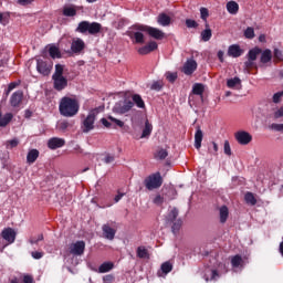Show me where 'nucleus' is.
Returning <instances> with one entry per match:
<instances>
[{
	"mask_svg": "<svg viewBox=\"0 0 283 283\" xmlns=\"http://www.w3.org/2000/svg\"><path fill=\"white\" fill-rule=\"evenodd\" d=\"M49 54L51 59H61V51L56 46H50Z\"/></svg>",
	"mask_w": 283,
	"mask_h": 283,
	"instance_id": "40",
	"label": "nucleus"
},
{
	"mask_svg": "<svg viewBox=\"0 0 283 283\" xmlns=\"http://www.w3.org/2000/svg\"><path fill=\"white\" fill-rule=\"evenodd\" d=\"M115 280H116V276H114V274H106L103 276L104 283H114Z\"/></svg>",
	"mask_w": 283,
	"mask_h": 283,
	"instance_id": "51",
	"label": "nucleus"
},
{
	"mask_svg": "<svg viewBox=\"0 0 283 283\" xmlns=\"http://www.w3.org/2000/svg\"><path fill=\"white\" fill-rule=\"evenodd\" d=\"M102 125H104V127H106L107 129H112V122L107 120V118L103 117L101 119Z\"/></svg>",
	"mask_w": 283,
	"mask_h": 283,
	"instance_id": "59",
	"label": "nucleus"
},
{
	"mask_svg": "<svg viewBox=\"0 0 283 283\" xmlns=\"http://www.w3.org/2000/svg\"><path fill=\"white\" fill-rule=\"evenodd\" d=\"M103 25L98 22H90V21H82L78 23L75 32H80L81 34H98L101 32Z\"/></svg>",
	"mask_w": 283,
	"mask_h": 283,
	"instance_id": "2",
	"label": "nucleus"
},
{
	"mask_svg": "<svg viewBox=\"0 0 283 283\" xmlns=\"http://www.w3.org/2000/svg\"><path fill=\"white\" fill-rule=\"evenodd\" d=\"M282 96H283V91L275 93L272 97L273 103L275 104L281 103Z\"/></svg>",
	"mask_w": 283,
	"mask_h": 283,
	"instance_id": "52",
	"label": "nucleus"
},
{
	"mask_svg": "<svg viewBox=\"0 0 283 283\" xmlns=\"http://www.w3.org/2000/svg\"><path fill=\"white\" fill-rule=\"evenodd\" d=\"M242 54H244V50L239 44H231L228 48V56H232V59H240Z\"/></svg>",
	"mask_w": 283,
	"mask_h": 283,
	"instance_id": "15",
	"label": "nucleus"
},
{
	"mask_svg": "<svg viewBox=\"0 0 283 283\" xmlns=\"http://www.w3.org/2000/svg\"><path fill=\"white\" fill-rule=\"evenodd\" d=\"M245 39H255V30L252 27H248L244 31Z\"/></svg>",
	"mask_w": 283,
	"mask_h": 283,
	"instance_id": "46",
	"label": "nucleus"
},
{
	"mask_svg": "<svg viewBox=\"0 0 283 283\" xmlns=\"http://www.w3.org/2000/svg\"><path fill=\"white\" fill-rule=\"evenodd\" d=\"M8 147L9 149H14V147H19V139L13 138L11 140H8Z\"/></svg>",
	"mask_w": 283,
	"mask_h": 283,
	"instance_id": "55",
	"label": "nucleus"
},
{
	"mask_svg": "<svg viewBox=\"0 0 283 283\" xmlns=\"http://www.w3.org/2000/svg\"><path fill=\"white\" fill-rule=\"evenodd\" d=\"M178 214H179L178 208H172L166 218L167 224H171V222H174L175 220H178Z\"/></svg>",
	"mask_w": 283,
	"mask_h": 283,
	"instance_id": "31",
	"label": "nucleus"
},
{
	"mask_svg": "<svg viewBox=\"0 0 283 283\" xmlns=\"http://www.w3.org/2000/svg\"><path fill=\"white\" fill-rule=\"evenodd\" d=\"M63 72H64L63 64H56L55 65V72L53 73L52 78L63 76Z\"/></svg>",
	"mask_w": 283,
	"mask_h": 283,
	"instance_id": "44",
	"label": "nucleus"
},
{
	"mask_svg": "<svg viewBox=\"0 0 283 283\" xmlns=\"http://www.w3.org/2000/svg\"><path fill=\"white\" fill-rule=\"evenodd\" d=\"M163 81H156L151 84L150 90H154L155 92H160L163 90Z\"/></svg>",
	"mask_w": 283,
	"mask_h": 283,
	"instance_id": "49",
	"label": "nucleus"
},
{
	"mask_svg": "<svg viewBox=\"0 0 283 283\" xmlns=\"http://www.w3.org/2000/svg\"><path fill=\"white\" fill-rule=\"evenodd\" d=\"M234 138L239 145H249L253 140V136L247 130H239L234 134Z\"/></svg>",
	"mask_w": 283,
	"mask_h": 283,
	"instance_id": "8",
	"label": "nucleus"
},
{
	"mask_svg": "<svg viewBox=\"0 0 283 283\" xmlns=\"http://www.w3.org/2000/svg\"><path fill=\"white\" fill-rule=\"evenodd\" d=\"M114 269V262H104L98 266V273H109Z\"/></svg>",
	"mask_w": 283,
	"mask_h": 283,
	"instance_id": "28",
	"label": "nucleus"
},
{
	"mask_svg": "<svg viewBox=\"0 0 283 283\" xmlns=\"http://www.w3.org/2000/svg\"><path fill=\"white\" fill-rule=\"evenodd\" d=\"M19 6H30V3H34V0H17Z\"/></svg>",
	"mask_w": 283,
	"mask_h": 283,
	"instance_id": "62",
	"label": "nucleus"
},
{
	"mask_svg": "<svg viewBox=\"0 0 283 283\" xmlns=\"http://www.w3.org/2000/svg\"><path fill=\"white\" fill-rule=\"evenodd\" d=\"M202 129L200 126H197V130L195 134V147L196 149H200L202 147V138H203Z\"/></svg>",
	"mask_w": 283,
	"mask_h": 283,
	"instance_id": "22",
	"label": "nucleus"
},
{
	"mask_svg": "<svg viewBox=\"0 0 283 283\" xmlns=\"http://www.w3.org/2000/svg\"><path fill=\"white\" fill-rule=\"evenodd\" d=\"M137 258H140V260H148L149 251L146 250L145 247H138L137 248Z\"/></svg>",
	"mask_w": 283,
	"mask_h": 283,
	"instance_id": "36",
	"label": "nucleus"
},
{
	"mask_svg": "<svg viewBox=\"0 0 283 283\" xmlns=\"http://www.w3.org/2000/svg\"><path fill=\"white\" fill-rule=\"evenodd\" d=\"M240 83H242L240 77H233L227 81V86L230 87V90H233V87H235V85H240Z\"/></svg>",
	"mask_w": 283,
	"mask_h": 283,
	"instance_id": "42",
	"label": "nucleus"
},
{
	"mask_svg": "<svg viewBox=\"0 0 283 283\" xmlns=\"http://www.w3.org/2000/svg\"><path fill=\"white\" fill-rule=\"evenodd\" d=\"M40 153L39 149H31L29 150L28 155H27V163L29 165H34V163H36V159L39 158Z\"/></svg>",
	"mask_w": 283,
	"mask_h": 283,
	"instance_id": "23",
	"label": "nucleus"
},
{
	"mask_svg": "<svg viewBox=\"0 0 283 283\" xmlns=\"http://www.w3.org/2000/svg\"><path fill=\"white\" fill-rule=\"evenodd\" d=\"M96 116H98V111L95 108L88 113L86 118H84L82 123L84 134H88V132H92V129H94V123H96Z\"/></svg>",
	"mask_w": 283,
	"mask_h": 283,
	"instance_id": "6",
	"label": "nucleus"
},
{
	"mask_svg": "<svg viewBox=\"0 0 283 283\" xmlns=\"http://www.w3.org/2000/svg\"><path fill=\"white\" fill-rule=\"evenodd\" d=\"M154 205H157V207H160L165 202V197L157 195L154 200Z\"/></svg>",
	"mask_w": 283,
	"mask_h": 283,
	"instance_id": "50",
	"label": "nucleus"
},
{
	"mask_svg": "<svg viewBox=\"0 0 283 283\" xmlns=\"http://www.w3.org/2000/svg\"><path fill=\"white\" fill-rule=\"evenodd\" d=\"M155 50H158V43H156V41H151L148 44L139 48L138 54L145 56L146 54H150V52H154Z\"/></svg>",
	"mask_w": 283,
	"mask_h": 283,
	"instance_id": "16",
	"label": "nucleus"
},
{
	"mask_svg": "<svg viewBox=\"0 0 283 283\" xmlns=\"http://www.w3.org/2000/svg\"><path fill=\"white\" fill-rule=\"evenodd\" d=\"M14 118V115L12 113H6L4 115L0 112V127H8L10 123H12V119Z\"/></svg>",
	"mask_w": 283,
	"mask_h": 283,
	"instance_id": "21",
	"label": "nucleus"
},
{
	"mask_svg": "<svg viewBox=\"0 0 283 283\" xmlns=\"http://www.w3.org/2000/svg\"><path fill=\"white\" fill-rule=\"evenodd\" d=\"M59 109L61 116H64V118H73V116L78 114L81 104H78L76 98L64 96L60 101Z\"/></svg>",
	"mask_w": 283,
	"mask_h": 283,
	"instance_id": "1",
	"label": "nucleus"
},
{
	"mask_svg": "<svg viewBox=\"0 0 283 283\" xmlns=\"http://www.w3.org/2000/svg\"><path fill=\"white\" fill-rule=\"evenodd\" d=\"M135 43L143 44L145 43V35L142 32H135L134 33Z\"/></svg>",
	"mask_w": 283,
	"mask_h": 283,
	"instance_id": "47",
	"label": "nucleus"
},
{
	"mask_svg": "<svg viewBox=\"0 0 283 283\" xmlns=\"http://www.w3.org/2000/svg\"><path fill=\"white\" fill-rule=\"evenodd\" d=\"M134 102H132V99L119 101L113 106V114H118L119 116H123V114L132 112Z\"/></svg>",
	"mask_w": 283,
	"mask_h": 283,
	"instance_id": "4",
	"label": "nucleus"
},
{
	"mask_svg": "<svg viewBox=\"0 0 283 283\" xmlns=\"http://www.w3.org/2000/svg\"><path fill=\"white\" fill-rule=\"evenodd\" d=\"M192 94L196 96H202L205 94V84L196 83L192 86Z\"/></svg>",
	"mask_w": 283,
	"mask_h": 283,
	"instance_id": "34",
	"label": "nucleus"
},
{
	"mask_svg": "<svg viewBox=\"0 0 283 283\" xmlns=\"http://www.w3.org/2000/svg\"><path fill=\"white\" fill-rule=\"evenodd\" d=\"M65 139L59 138V137H52L48 142L49 149H61V147H64Z\"/></svg>",
	"mask_w": 283,
	"mask_h": 283,
	"instance_id": "18",
	"label": "nucleus"
},
{
	"mask_svg": "<svg viewBox=\"0 0 283 283\" xmlns=\"http://www.w3.org/2000/svg\"><path fill=\"white\" fill-rule=\"evenodd\" d=\"M83 50H85V42L83 41V39L77 38L72 41L71 52H73V54H81Z\"/></svg>",
	"mask_w": 283,
	"mask_h": 283,
	"instance_id": "13",
	"label": "nucleus"
},
{
	"mask_svg": "<svg viewBox=\"0 0 283 283\" xmlns=\"http://www.w3.org/2000/svg\"><path fill=\"white\" fill-rule=\"evenodd\" d=\"M211 36H212V31L211 29H205L201 32V40L207 42V41H211Z\"/></svg>",
	"mask_w": 283,
	"mask_h": 283,
	"instance_id": "43",
	"label": "nucleus"
},
{
	"mask_svg": "<svg viewBox=\"0 0 283 283\" xmlns=\"http://www.w3.org/2000/svg\"><path fill=\"white\" fill-rule=\"evenodd\" d=\"M1 238L9 242V244H14V240H17V232L12 228H6L1 232Z\"/></svg>",
	"mask_w": 283,
	"mask_h": 283,
	"instance_id": "11",
	"label": "nucleus"
},
{
	"mask_svg": "<svg viewBox=\"0 0 283 283\" xmlns=\"http://www.w3.org/2000/svg\"><path fill=\"white\" fill-rule=\"evenodd\" d=\"M102 231L106 240H114V238H116V229L112 228L109 223L103 224Z\"/></svg>",
	"mask_w": 283,
	"mask_h": 283,
	"instance_id": "17",
	"label": "nucleus"
},
{
	"mask_svg": "<svg viewBox=\"0 0 283 283\" xmlns=\"http://www.w3.org/2000/svg\"><path fill=\"white\" fill-rule=\"evenodd\" d=\"M165 76L169 83H176V81L178 80L177 72H166Z\"/></svg>",
	"mask_w": 283,
	"mask_h": 283,
	"instance_id": "45",
	"label": "nucleus"
},
{
	"mask_svg": "<svg viewBox=\"0 0 283 283\" xmlns=\"http://www.w3.org/2000/svg\"><path fill=\"white\" fill-rule=\"evenodd\" d=\"M253 70H255V74H258V64L253 60H248L243 64V71L245 74H253Z\"/></svg>",
	"mask_w": 283,
	"mask_h": 283,
	"instance_id": "20",
	"label": "nucleus"
},
{
	"mask_svg": "<svg viewBox=\"0 0 283 283\" xmlns=\"http://www.w3.org/2000/svg\"><path fill=\"white\" fill-rule=\"evenodd\" d=\"M274 59L276 61H283V53L280 49H274Z\"/></svg>",
	"mask_w": 283,
	"mask_h": 283,
	"instance_id": "56",
	"label": "nucleus"
},
{
	"mask_svg": "<svg viewBox=\"0 0 283 283\" xmlns=\"http://www.w3.org/2000/svg\"><path fill=\"white\" fill-rule=\"evenodd\" d=\"M151 132H154V126L149 123V119H146L140 138H149V136H151Z\"/></svg>",
	"mask_w": 283,
	"mask_h": 283,
	"instance_id": "25",
	"label": "nucleus"
},
{
	"mask_svg": "<svg viewBox=\"0 0 283 283\" xmlns=\"http://www.w3.org/2000/svg\"><path fill=\"white\" fill-rule=\"evenodd\" d=\"M160 269L164 275H167L168 273H171V271H174V265L171 264V262L166 261L161 264Z\"/></svg>",
	"mask_w": 283,
	"mask_h": 283,
	"instance_id": "38",
	"label": "nucleus"
},
{
	"mask_svg": "<svg viewBox=\"0 0 283 283\" xmlns=\"http://www.w3.org/2000/svg\"><path fill=\"white\" fill-rule=\"evenodd\" d=\"M273 61V52L270 49H265L264 51L261 52V57H260V67L262 65H266V63H271Z\"/></svg>",
	"mask_w": 283,
	"mask_h": 283,
	"instance_id": "19",
	"label": "nucleus"
},
{
	"mask_svg": "<svg viewBox=\"0 0 283 283\" xmlns=\"http://www.w3.org/2000/svg\"><path fill=\"white\" fill-rule=\"evenodd\" d=\"M62 14H63V17H76V7H74V6L64 7Z\"/></svg>",
	"mask_w": 283,
	"mask_h": 283,
	"instance_id": "33",
	"label": "nucleus"
},
{
	"mask_svg": "<svg viewBox=\"0 0 283 283\" xmlns=\"http://www.w3.org/2000/svg\"><path fill=\"white\" fill-rule=\"evenodd\" d=\"M200 14H201L202 21H207V19H209V9L202 7L200 9Z\"/></svg>",
	"mask_w": 283,
	"mask_h": 283,
	"instance_id": "53",
	"label": "nucleus"
},
{
	"mask_svg": "<svg viewBox=\"0 0 283 283\" xmlns=\"http://www.w3.org/2000/svg\"><path fill=\"white\" fill-rule=\"evenodd\" d=\"M53 87L56 92H63L65 87H67V77L60 76V77H52Z\"/></svg>",
	"mask_w": 283,
	"mask_h": 283,
	"instance_id": "12",
	"label": "nucleus"
},
{
	"mask_svg": "<svg viewBox=\"0 0 283 283\" xmlns=\"http://www.w3.org/2000/svg\"><path fill=\"white\" fill-rule=\"evenodd\" d=\"M43 240H44V237H43V234L41 233V234H39L38 237H31V238L29 239V244H39V242H43Z\"/></svg>",
	"mask_w": 283,
	"mask_h": 283,
	"instance_id": "48",
	"label": "nucleus"
},
{
	"mask_svg": "<svg viewBox=\"0 0 283 283\" xmlns=\"http://www.w3.org/2000/svg\"><path fill=\"white\" fill-rule=\"evenodd\" d=\"M132 103H134V105H136V107H138L139 109H145V101L139 94L133 95Z\"/></svg>",
	"mask_w": 283,
	"mask_h": 283,
	"instance_id": "29",
	"label": "nucleus"
},
{
	"mask_svg": "<svg viewBox=\"0 0 283 283\" xmlns=\"http://www.w3.org/2000/svg\"><path fill=\"white\" fill-rule=\"evenodd\" d=\"M23 283H34V277H32L30 274H27L23 276Z\"/></svg>",
	"mask_w": 283,
	"mask_h": 283,
	"instance_id": "63",
	"label": "nucleus"
},
{
	"mask_svg": "<svg viewBox=\"0 0 283 283\" xmlns=\"http://www.w3.org/2000/svg\"><path fill=\"white\" fill-rule=\"evenodd\" d=\"M71 255H83L85 253V241H76L70 245Z\"/></svg>",
	"mask_w": 283,
	"mask_h": 283,
	"instance_id": "9",
	"label": "nucleus"
},
{
	"mask_svg": "<svg viewBox=\"0 0 283 283\" xmlns=\"http://www.w3.org/2000/svg\"><path fill=\"white\" fill-rule=\"evenodd\" d=\"M220 213V222L221 224H224L227 220L229 219V208L227 206H222L219 210Z\"/></svg>",
	"mask_w": 283,
	"mask_h": 283,
	"instance_id": "32",
	"label": "nucleus"
},
{
	"mask_svg": "<svg viewBox=\"0 0 283 283\" xmlns=\"http://www.w3.org/2000/svg\"><path fill=\"white\" fill-rule=\"evenodd\" d=\"M242 262L244 261L242 260V256L240 254H237L231 259V265L233 266V269L242 266Z\"/></svg>",
	"mask_w": 283,
	"mask_h": 283,
	"instance_id": "37",
	"label": "nucleus"
},
{
	"mask_svg": "<svg viewBox=\"0 0 283 283\" xmlns=\"http://www.w3.org/2000/svg\"><path fill=\"white\" fill-rule=\"evenodd\" d=\"M43 255H44L43 252H39V251L31 252V258H33V260H41V258H43Z\"/></svg>",
	"mask_w": 283,
	"mask_h": 283,
	"instance_id": "58",
	"label": "nucleus"
},
{
	"mask_svg": "<svg viewBox=\"0 0 283 283\" xmlns=\"http://www.w3.org/2000/svg\"><path fill=\"white\" fill-rule=\"evenodd\" d=\"M260 54H262V49L255 46L248 52V60L258 61V56H260Z\"/></svg>",
	"mask_w": 283,
	"mask_h": 283,
	"instance_id": "26",
	"label": "nucleus"
},
{
	"mask_svg": "<svg viewBox=\"0 0 283 283\" xmlns=\"http://www.w3.org/2000/svg\"><path fill=\"white\" fill-rule=\"evenodd\" d=\"M171 231L172 233H178L182 227V219H176L174 222H171Z\"/></svg>",
	"mask_w": 283,
	"mask_h": 283,
	"instance_id": "39",
	"label": "nucleus"
},
{
	"mask_svg": "<svg viewBox=\"0 0 283 283\" xmlns=\"http://www.w3.org/2000/svg\"><path fill=\"white\" fill-rule=\"evenodd\" d=\"M244 200L247 205H251L252 207H255V205H258V199H255L253 192H247L244 196Z\"/></svg>",
	"mask_w": 283,
	"mask_h": 283,
	"instance_id": "35",
	"label": "nucleus"
},
{
	"mask_svg": "<svg viewBox=\"0 0 283 283\" xmlns=\"http://www.w3.org/2000/svg\"><path fill=\"white\" fill-rule=\"evenodd\" d=\"M227 10L229 14H238V10H240V6L235 1H229L227 3Z\"/></svg>",
	"mask_w": 283,
	"mask_h": 283,
	"instance_id": "30",
	"label": "nucleus"
},
{
	"mask_svg": "<svg viewBox=\"0 0 283 283\" xmlns=\"http://www.w3.org/2000/svg\"><path fill=\"white\" fill-rule=\"evenodd\" d=\"M107 120H111L112 129H116V127H119L120 129H123V127H125V122H123V120H120L118 118H115L112 115L107 116Z\"/></svg>",
	"mask_w": 283,
	"mask_h": 283,
	"instance_id": "27",
	"label": "nucleus"
},
{
	"mask_svg": "<svg viewBox=\"0 0 283 283\" xmlns=\"http://www.w3.org/2000/svg\"><path fill=\"white\" fill-rule=\"evenodd\" d=\"M274 118H283V106L274 112Z\"/></svg>",
	"mask_w": 283,
	"mask_h": 283,
	"instance_id": "60",
	"label": "nucleus"
},
{
	"mask_svg": "<svg viewBox=\"0 0 283 283\" xmlns=\"http://www.w3.org/2000/svg\"><path fill=\"white\" fill-rule=\"evenodd\" d=\"M157 23L164 28H167V25H171V18L167 15V13H160L157 18Z\"/></svg>",
	"mask_w": 283,
	"mask_h": 283,
	"instance_id": "24",
	"label": "nucleus"
},
{
	"mask_svg": "<svg viewBox=\"0 0 283 283\" xmlns=\"http://www.w3.org/2000/svg\"><path fill=\"white\" fill-rule=\"evenodd\" d=\"M138 30L140 32H147L148 35H150L151 39H155L156 41H163L165 39V32L158 28L149 27V25H139Z\"/></svg>",
	"mask_w": 283,
	"mask_h": 283,
	"instance_id": "7",
	"label": "nucleus"
},
{
	"mask_svg": "<svg viewBox=\"0 0 283 283\" xmlns=\"http://www.w3.org/2000/svg\"><path fill=\"white\" fill-rule=\"evenodd\" d=\"M17 82H11L9 85H8V88H7V96L10 94V92H12V90H14L17 87Z\"/></svg>",
	"mask_w": 283,
	"mask_h": 283,
	"instance_id": "64",
	"label": "nucleus"
},
{
	"mask_svg": "<svg viewBox=\"0 0 283 283\" xmlns=\"http://www.w3.org/2000/svg\"><path fill=\"white\" fill-rule=\"evenodd\" d=\"M114 160H116V158L114 157V155H106V157L104 158V163H106V165H109L111 163H114Z\"/></svg>",
	"mask_w": 283,
	"mask_h": 283,
	"instance_id": "61",
	"label": "nucleus"
},
{
	"mask_svg": "<svg viewBox=\"0 0 283 283\" xmlns=\"http://www.w3.org/2000/svg\"><path fill=\"white\" fill-rule=\"evenodd\" d=\"M23 103V91H15L10 97L11 107H21Z\"/></svg>",
	"mask_w": 283,
	"mask_h": 283,
	"instance_id": "14",
	"label": "nucleus"
},
{
	"mask_svg": "<svg viewBox=\"0 0 283 283\" xmlns=\"http://www.w3.org/2000/svg\"><path fill=\"white\" fill-rule=\"evenodd\" d=\"M223 151H224L226 156H231V144H229V140L224 142Z\"/></svg>",
	"mask_w": 283,
	"mask_h": 283,
	"instance_id": "54",
	"label": "nucleus"
},
{
	"mask_svg": "<svg viewBox=\"0 0 283 283\" xmlns=\"http://www.w3.org/2000/svg\"><path fill=\"white\" fill-rule=\"evenodd\" d=\"M197 70H198V62H196V60H188L184 64L181 72H184L186 76H191V74H193V72H196Z\"/></svg>",
	"mask_w": 283,
	"mask_h": 283,
	"instance_id": "10",
	"label": "nucleus"
},
{
	"mask_svg": "<svg viewBox=\"0 0 283 283\" xmlns=\"http://www.w3.org/2000/svg\"><path fill=\"white\" fill-rule=\"evenodd\" d=\"M186 27L187 28H198V22H196V20H192V19H187Z\"/></svg>",
	"mask_w": 283,
	"mask_h": 283,
	"instance_id": "57",
	"label": "nucleus"
},
{
	"mask_svg": "<svg viewBox=\"0 0 283 283\" xmlns=\"http://www.w3.org/2000/svg\"><path fill=\"white\" fill-rule=\"evenodd\" d=\"M53 63L50 60L38 59L36 60V72L42 76H49L52 74Z\"/></svg>",
	"mask_w": 283,
	"mask_h": 283,
	"instance_id": "5",
	"label": "nucleus"
},
{
	"mask_svg": "<svg viewBox=\"0 0 283 283\" xmlns=\"http://www.w3.org/2000/svg\"><path fill=\"white\" fill-rule=\"evenodd\" d=\"M144 185L148 191L160 189L163 187V176H160V172H155L144 180Z\"/></svg>",
	"mask_w": 283,
	"mask_h": 283,
	"instance_id": "3",
	"label": "nucleus"
},
{
	"mask_svg": "<svg viewBox=\"0 0 283 283\" xmlns=\"http://www.w3.org/2000/svg\"><path fill=\"white\" fill-rule=\"evenodd\" d=\"M167 156H169V153H168L167 149H165V148H160V149L155 154V158H157L158 160H165V158H167Z\"/></svg>",
	"mask_w": 283,
	"mask_h": 283,
	"instance_id": "41",
	"label": "nucleus"
}]
</instances>
